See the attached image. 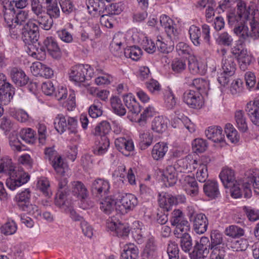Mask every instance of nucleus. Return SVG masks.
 Returning <instances> with one entry per match:
<instances>
[{"mask_svg": "<svg viewBox=\"0 0 259 259\" xmlns=\"http://www.w3.org/2000/svg\"><path fill=\"white\" fill-rule=\"evenodd\" d=\"M236 4L237 14L238 17L243 21H249L250 26L251 38L256 39L259 37V11L252 7H247L241 0H223L220 2L219 7L224 11L232 5Z\"/></svg>", "mask_w": 259, "mask_h": 259, "instance_id": "obj_1", "label": "nucleus"}, {"mask_svg": "<svg viewBox=\"0 0 259 259\" xmlns=\"http://www.w3.org/2000/svg\"><path fill=\"white\" fill-rule=\"evenodd\" d=\"M0 174L9 176L6 184L11 190L26 184L30 179L29 175L22 168L16 167L12 159L8 157L0 159Z\"/></svg>", "mask_w": 259, "mask_h": 259, "instance_id": "obj_2", "label": "nucleus"}, {"mask_svg": "<svg viewBox=\"0 0 259 259\" xmlns=\"http://www.w3.org/2000/svg\"><path fill=\"white\" fill-rule=\"evenodd\" d=\"M43 47L40 48L39 52L37 49L36 52H32L30 50L29 55L32 57L38 60L43 59L45 58L46 50L48 54L53 58L58 59L61 57V49L58 44L57 40L52 36L47 37L43 42Z\"/></svg>", "mask_w": 259, "mask_h": 259, "instance_id": "obj_3", "label": "nucleus"}, {"mask_svg": "<svg viewBox=\"0 0 259 259\" xmlns=\"http://www.w3.org/2000/svg\"><path fill=\"white\" fill-rule=\"evenodd\" d=\"M221 51L223 55L221 63L223 72L219 76L218 80L221 85L225 86L228 84L229 77L235 73L236 64L233 56L230 55H225L226 53L225 49H223Z\"/></svg>", "mask_w": 259, "mask_h": 259, "instance_id": "obj_4", "label": "nucleus"}, {"mask_svg": "<svg viewBox=\"0 0 259 259\" xmlns=\"http://www.w3.org/2000/svg\"><path fill=\"white\" fill-rule=\"evenodd\" d=\"M54 124L55 128L60 134L66 131L69 135H77L78 134V121L76 117H67L66 120L64 115L58 114Z\"/></svg>", "mask_w": 259, "mask_h": 259, "instance_id": "obj_5", "label": "nucleus"}, {"mask_svg": "<svg viewBox=\"0 0 259 259\" xmlns=\"http://www.w3.org/2000/svg\"><path fill=\"white\" fill-rule=\"evenodd\" d=\"M219 177L225 188L230 189L232 196L235 198L242 195V189L240 185L235 180L233 170L229 168H224L220 174Z\"/></svg>", "mask_w": 259, "mask_h": 259, "instance_id": "obj_6", "label": "nucleus"}, {"mask_svg": "<svg viewBox=\"0 0 259 259\" xmlns=\"http://www.w3.org/2000/svg\"><path fill=\"white\" fill-rule=\"evenodd\" d=\"M42 5L37 0H31V11L36 17L34 20L37 22L41 28L48 30L51 28L53 25V21L48 18L42 6Z\"/></svg>", "mask_w": 259, "mask_h": 259, "instance_id": "obj_7", "label": "nucleus"}, {"mask_svg": "<svg viewBox=\"0 0 259 259\" xmlns=\"http://www.w3.org/2000/svg\"><path fill=\"white\" fill-rule=\"evenodd\" d=\"M93 69L88 64H78L71 68L69 72L70 80L75 83L84 82L87 77H91Z\"/></svg>", "mask_w": 259, "mask_h": 259, "instance_id": "obj_8", "label": "nucleus"}, {"mask_svg": "<svg viewBox=\"0 0 259 259\" xmlns=\"http://www.w3.org/2000/svg\"><path fill=\"white\" fill-rule=\"evenodd\" d=\"M190 38L195 46H199L201 44V36L208 44H210V28L206 24L202 26V31L200 28L195 25H192L189 29Z\"/></svg>", "mask_w": 259, "mask_h": 259, "instance_id": "obj_9", "label": "nucleus"}, {"mask_svg": "<svg viewBox=\"0 0 259 259\" xmlns=\"http://www.w3.org/2000/svg\"><path fill=\"white\" fill-rule=\"evenodd\" d=\"M168 165L166 167L163 173V180L166 186H172L177 181L178 161L175 158L168 160Z\"/></svg>", "mask_w": 259, "mask_h": 259, "instance_id": "obj_10", "label": "nucleus"}, {"mask_svg": "<svg viewBox=\"0 0 259 259\" xmlns=\"http://www.w3.org/2000/svg\"><path fill=\"white\" fill-rule=\"evenodd\" d=\"M211 249L210 243L207 237H202L199 242H197L193 250L190 253L191 259H204Z\"/></svg>", "mask_w": 259, "mask_h": 259, "instance_id": "obj_11", "label": "nucleus"}, {"mask_svg": "<svg viewBox=\"0 0 259 259\" xmlns=\"http://www.w3.org/2000/svg\"><path fill=\"white\" fill-rule=\"evenodd\" d=\"M170 221L171 224L176 226L174 232L175 235L186 232L189 229V223L184 219L183 213L180 209H175L172 211Z\"/></svg>", "mask_w": 259, "mask_h": 259, "instance_id": "obj_12", "label": "nucleus"}, {"mask_svg": "<svg viewBox=\"0 0 259 259\" xmlns=\"http://www.w3.org/2000/svg\"><path fill=\"white\" fill-rule=\"evenodd\" d=\"M119 203L120 204H118L116 206V210L124 214L127 213V211L133 209L138 202L135 195L131 193H126L121 195L119 199Z\"/></svg>", "mask_w": 259, "mask_h": 259, "instance_id": "obj_13", "label": "nucleus"}, {"mask_svg": "<svg viewBox=\"0 0 259 259\" xmlns=\"http://www.w3.org/2000/svg\"><path fill=\"white\" fill-rule=\"evenodd\" d=\"M183 101L190 108L197 109L201 108L204 103L200 93L191 90L186 91L184 93Z\"/></svg>", "mask_w": 259, "mask_h": 259, "instance_id": "obj_14", "label": "nucleus"}, {"mask_svg": "<svg viewBox=\"0 0 259 259\" xmlns=\"http://www.w3.org/2000/svg\"><path fill=\"white\" fill-rule=\"evenodd\" d=\"M251 186L254 192L259 194V175L251 174L243 180L241 189H243L245 198H250L251 196Z\"/></svg>", "mask_w": 259, "mask_h": 259, "instance_id": "obj_15", "label": "nucleus"}, {"mask_svg": "<svg viewBox=\"0 0 259 259\" xmlns=\"http://www.w3.org/2000/svg\"><path fill=\"white\" fill-rule=\"evenodd\" d=\"M126 45L125 35L122 33H116L110 44V51L116 57L122 56V48Z\"/></svg>", "mask_w": 259, "mask_h": 259, "instance_id": "obj_16", "label": "nucleus"}, {"mask_svg": "<svg viewBox=\"0 0 259 259\" xmlns=\"http://www.w3.org/2000/svg\"><path fill=\"white\" fill-rule=\"evenodd\" d=\"M159 21L161 26L164 28L167 36L173 41H177L179 38V32L174 26L175 24L172 20L164 15L160 17Z\"/></svg>", "mask_w": 259, "mask_h": 259, "instance_id": "obj_17", "label": "nucleus"}, {"mask_svg": "<svg viewBox=\"0 0 259 259\" xmlns=\"http://www.w3.org/2000/svg\"><path fill=\"white\" fill-rule=\"evenodd\" d=\"M235 20L237 22H239L240 21V24H238L237 26H235L234 28V33L240 38L243 39H246L249 37H251L250 30H249L248 27L245 25V20L243 21L242 19H241L240 20L237 14V16H235L234 17L230 16L229 17V21L230 23H231Z\"/></svg>", "mask_w": 259, "mask_h": 259, "instance_id": "obj_18", "label": "nucleus"}, {"mask_svg": "<svg viewBox=\"0 0 259 259\" xmlns=\"http://www.w3.org/2000/svg\"><path fill=\"white\" fill-rule=\"evenodd\" d=\"M182 186L184 191L192 197L197 196L199 194V187L194 178L185 175L184 178Z\"/></svg>", "mask_w": 259, "mask_h": 259, "instance_id": "obj_19", "label": "nucleus"}, {"mask_svg": "<svg viewBox=\"0 0 259 259\" xmlns=\"http://www.w3.org/2000/svg\"><path fill=\"white\" fill-rule=\"evenodd\" d=\"M107 227L111 231H114L118 237L125 238L128 236L130 229L127 224L115 222L112 220H108Z\"/></svg>", "mask_w": 259, "mask_h": 259, "instance_id": "obj_20", "label": "nucleus"}, {"mask_svg": "<svg viewBox=\"0 0 259 259\" xmlns=\"http://www.w3.org/2000/svg\"><path fill=\"white\" fill-rule=\"evenodd\" d=\"M10 76L12 81L18 87H24L29 81L24 71L19 68H12L10 71Z\"/></svg>", "mask_w": 259, "mask_h": 259, "instance_id": "obj_21", "label": "nucleus"}, {"mask_svg": "<svg viewBox=\"0 0 259 259\" xmlns=\"http://www.w3.org/2000/svg\"><path fill=\"white\" fill-rule=\"evenodd\" d=\"M178 164L180 167L179 171L192 172L202 163L200 161H198L196 159H194L191 155L186 156L184 159L177 160Z\"/></svg>", "mask_w": 259, "mask_h": 259, "instance_id": "obj_22", "label": "nucleus"}, {"mask_svg": "<svg viewBox=\"0 0 259 259\" xmlns=\"http://www.w3.org/2000/svg\"><path fill=\"white\" fill-rule=\"evenodd\" d=\"M246 111L253 124L259 126V99L247 104Z\"/></svg>", "mask_w": 259, "mask_h": 259, "instance_id": "obj_23", "label": "nucleus"}, {"mask_svg": "<svg viewBox=\"0 0 259 259\" xmlns=\"http://www.w3.org/2000/svg\"><path fill=\"white\" fill-rule=\"evenodd\" d=\"M110 189L109 182L102 179H97L94 180L91 186L92 193L97 196H102L108 193Z\"/></svg>", "mask_w": 259, "mask_h": 259, "instance_id": "obj_24", "label": "nucleus"}, {"mask_svg": "<svg viewBox=\"0 0 259 259\" xmlns=\"http://www.w3.org/2000/svg\"><path fill=\"white\" fill-rule=\"evenodd\" d=\"M193 222L194 230L197 234H202L206 231L208 221L204 214L201 213L196 214Z\"/></svg>", "mask_w": 259, "mask_h": 259, "instance_id": "obj_25", "label": "nucleus"}, {"mask_svg": "<svg viewBox=\"0 0 259 259\" xmlns=\"http://www.w3.org/2000/svg\"><path fill=\"white\" fill-rule=\"evenodd\" d=\"M15 89L10 83H6L0 88V101L4 105L9 104L13 99Z\"/></svg>", "mask_w": 259, "mask_h": 259, "instance_id": "obj_26", "label": "nucleus"}, {"mask_svg": "<svg viewBox=\"0 0 259 259\" xmlns=\"http://www.w3.org/2000/svg\"><path fill=\"white\" fill-rule=\"evenodd\" d=\"M205 195L211 199L217 198L220 195L218 183L214 180L207 181L203 187Z\"/></svg>", "mask_w": 259, "mask_h": 259, "instance_id": "obj_27", "label": "nucleus"}, {"mask_svg": "<svg viewBox=\"0 0 259 259\" xmlns=\"http://www.w3.org/2000/svg\"><path fill=\"white\" fill-rule=\"evenodd\" d=\"M223 130L220 126H210L205 131L207 138L214 143L224 142V135L222 134Z\"/></svg>", "mask_w": 259, "mask_h": 259, "instance_id": "obj_28", "label": "nucleus"}, {"mask_svg": "<svg viewBox=\"0 0 259 259\" xmlns=\"http://www.w3.org/2000/svg\"><path fill=\"white\" fill-rule=\"evenodd\" d=\"M87 6L89 12L93 15L101 14L106 10V6L103 0H87Z\"/></svg>", "mask_w": 259, "mask_h": 259, "instance_id": "obj_29", "label": "nucleus"}, {"mask_svg": "<svg viewBox=\"0 0 259 259\" xmlns=\"http://www.w3.org/2000/svg\"><path fill=\"white\" fill-rule=\"evenodd\" d=\"M158 201L160 207L167 211L171 209L172 206L178 203L177 198L168 193L159 194Z\"/></svg>", "mask_w": 259, "mask_h": 259, "instance_id": "obj_30", "label": "nucleus"}, {"mask_svg": "<svg viewBox=\"0 0 259 259\" xmlns=\"http://www.w3.org/2000/svg\"><path fill=\"white\" fill-rule=\"evenodd\" d=\"M167 144L164 142L156 143L151 151V156L154 160H160L162 159L168 151Z\"/></svg>", "mask_w": 259, "mask_h": 259, "instance_id": "obj_31", "label": "nucleus"}, {"mask_svg": "<svg viewBox=\"0 0 259 259\" xmlns=\"http://www.w3.org/2000/svg\"><path fill=\"white\" fill-rule=\"evenodd\" d=\"M124 102L130 112L138 114L141 111V107L135 98L132 94L124 96Z\"/></svg>", "mask_w": 259, "mask_h": 259, "instance_id": "obj_32", "label": "nucleus"}, {"mask_svg": "<svg viewBox=\"0 0 259 259\" xmlns=\"http://www.w3.org/2000/svg\"><path fill=\"white\" fill-rule=\"evenodd\" d=\"M110 145L109 140L107 136H101L96 142L93 152L97 155H102L107 151Z\"/></svg>", "mask_w": 259, "mask_h": 259, "instance_id": "obj_33", "label": "nucleus"}, {"mask_svg": "<svg viewBox=\"0 0 259 259\" xmlns=\"http://www.w3.org/2000/svg\"><path fill=\"white\" fill-rule=\"evenodd\" d=\"M186 83L189 85L194 86L200 94H207L209 90V83L208 82L203 78H195L192 79L189 81L188 80Z\"/></svg>", "mask_w": 259, "mask_h": 259, "instance_id": "obj_34", "label": "nucleus"}, {"mask_svg": "<svg viewBox=\"0 0 259 259\" xmlns=\"http://www.w3.org/2000/svg\"><path fill=\"white\" fill-rule=\"evenodd\" d=\"M110 104L113 112L118 116H122L126 112L121 99L117 97H112L110 99Z\"/></svg>", "mask_w": 259, "mask_h": 259, "instance_id": "obj_35", "label": "nucleus"}, {"mask_svg": "<svg viewBox=\"0 0 259 259\" xmlns=\"http://www.w3.org/2000/svg\"><path fill=\"white\" fill-rule=\"evenodd\" d=\"M72 192L77 197L84 199L88 196L87 189L81 182L75 181L72 183Z\"/></svg>", "mask_w": 259, "mask_h": 259, "instance_id": "obj_36", "label": "nucleus"}, {"mask_svg": "<svg viewBox=\"0 0 259 259\" xmlns=\"http://www.w3.org/2000/svg\"><path fill=\"white\" fill-rule=\"evenodd\" d=\"M118 205L114 199L111 197H107L100 202V208L105 213L109 214Z\"/></svg>", "mask_w": 259, "mask_h": 259, "instance_id": "obj_37", "label": "nucleus"}, {"mask_svg": "<svg viewBox=\"0 0 259 259\" xmlns=\"http://www.w3.org/2000/svg\"><path fill=\"white\" fill-rule=\"evenodd\" d=\"M139 256V249L134 244H127L121 253V259H137Z\"/></svg>", "mask_w": 259, "mask_h": 259, "instance_id": "obj_38", "label": "nucleus"}, {"mask_svg": "<svg viewBox=\"0 0 259 259\" xmlns=\"http://www.w3.org/2000/svg\"><path fill=\"white\" fill-rule=\"evenodd\" d=\"M186 232H181L175 236L181 239L180 245L182 249L186 252H188L192 249V240L190 235Z\"/></svg>", "mask_w": 259, "mask_h": 259, "instance_id": "obj_39", "label": "nucleus"}, {"mask_svg": "<svg viewBox=\"0 0 259 259\" xmlns=\"http://www.w3.org/2000/svg\"><path fill=\"white\" fill-rule=\"evenodd\" d=\"M234 118L239 130L242 133L246 132L248 130V126L243 111L237 110L235 112Z\"/></svg>", "mask_w": 259, "mask_h": 259, "instance_id": "obj_40", "label": "nucleus"}, {"mask_svg": "<svg viewBox=\"0 0 259 259\" xmlns=\"http://www.w3.org/2000/svg\"><path fill=\"white\" fill-rule=\"evenodd\" d=\"M140 146L141 149L144 150L152 143L153 135L149 131H141L139 135Z\"/></svg>", "mask_w": 259, "mask_h": 259, "instance_id": "obj_41", "label": "nucleus"}, {"mask_svg": "<svg viewBox=\"0 0 259 259\" xmlns=\"http://www.w3.org/2000/svg\"><path fill=\"white\" fill-rule=\"evenodd\" d=\"M111 130V125L107 121H102L100 122L94 128L93 133L96 136H107Z\"/></svg>", "mask_w": 259, "mask_h": 259, "instance_id": "obj_42", "label": "nucleus"}, {"mask_svg": "<svg viewBox=\"0 0 259 259\" xmlns=\"http://www.w3.org/2000/svg\"><path fill=\"white\" fill-rule=\"evenodd\" d=\"M167 127V122L162 116L155 117L152 122V130L158 133H162Z\"/></svg>", "mask_w": 259, "mask_h": 259, "instance_id": "obj_43", "label": "nucleus"}, {"mask_svg": "<svg viewBox=\"0 0 259 259\" xmlns=\"http://www.w3.org/2000/svg\"><path fill=\"white\" fill-rule=\"evenodd\" d=\"M142 51L141 49L136 46L127 47L124 49V55L125 57L131 58L133 60L137 61L141 57Z\"/></svg>", "mask_w": 259, "mask_h": 259, "instance_id": "obj_44", "label": "nucleus"}, {"mask_svg": "<svg viewBox=\"0 0 259 259\" xmlns=\"http://www.w3.org/2000/svg\"><path fill=\"white\" fill-rule=\"evenodd\" d=\"M31 197V192L29 189H26L20 193L17 194L15 197L19 208L21 209V205H26L29 202Z\"/></svg>", "mask_w": 259, "mask_h": 259, "instance_id": "obj_45", "label": "nucleus"}, {"mask_svg": "<svg viewBox=\"0 0 259 259\" xmlns=\"http://www.w3.org/2000/svg\"><path fill=\"white\" fill-rule=\"evenodd\" d=\"M34 133V131L30 128H23L20 131L19 137L26 143L33 144L35 141Z\"/></svg>", "mask_w": 259, "mask_h": 259, "instance_id": "obj_46", "label": "nucleus"}, {"mask_svg": "<svg viewBox=\"0 0 259 259\" xmlns=\"http://www.w3.org/2000/svg\"><path fill=\"white\" fill-rule=\"evenodd\" d=\"M51 164L56 171V172L61 175H63L67 169V166L60 155H58L51 163Z\"/></svg>", "mask_w": 259, "mask_h": 259, "instance_id": "obj_47", "label": "nucleus"}, {"mask_svg": "<svg viewBox=\"0 0 259 259\" xmlns=\"http://www.w3.org/2000/svg\"><path fill=\"white\" fill-rule=\"evenodd\" d=\"M225 234L230 237L238 238L244 235V230L236 225H230L226 228Z\"/></svg>", "mask_w": 259, "mask_h": 259, "instance_id": "obj_48", "label": "nucleus"}, {"mask_svg": "<svg viewBox=\"0 0 259 259\" xmlns=\"http://www.w3.org/2000/svg\"><path fill=\"white\" fill-rule=\"evenodd\" d=\"M238 62L239 67L241 70L245 71L250 65L252 60V56L246 52L243 55L239 56L236 59Z\"/></svg>", "mask_w": 259, "mask_h": 259, "instance_id": "obj_49", "label": "nucleus"}, {"mask_svg": "<svg viewBox=\"0 0 259 259\" xmlns=\"http://www.w3.org/2000/svg\"><path fill=\"white\" fill-rule=\"evenodd\" d=\"M22 39L23 42L29 46H30L29 49L32 48L31 45L37 41L39 38V33L27 32L26 31H22Z\"/></svg>", "mask_w": 259, "mask_h": 259, "instance_id": "obj_50", "label": "nucleus"}, {"mask_svg": "<svg viewBox=\"0 0 259 259\" xmlns=\"http://www.w3.org/2000/svg\"><path fill=\"white\" fill-rule=\"evenodd\" d=\"M188 67L190 71L193 74H202L204 73V65L194 58L189 60Z\"/></svg>", "mask_w": 259, "mask_h": 259, "instance_id": "obj_51", "label": "nucleus"}, {"mask_svg": "<svg viewBox=\"0 0 259 259\" xmlns=\"http://www.w3.org/2000/svg\"><path fill=\"white\" fill-rule=\"evenodd\" d=\"M225 132L227 138L232 143H236L239 141V136L238 135L237 131L235 129L232 124L230 123L227 124Z\"/></svg>", "mask_w": 259, "mask_h": 259, "instance_id": "obj_52", "label": "nucleus"}, {"mask_svg": "<svg viewBox=\"0 0 259 259\" xmlns=\"http://www.w3.org/2000/svg\"><path fill=\"white\" fill-rule=\"evenodd\" d=\"M21 206L22 207L21 210L33 215L34 218L38 219L41 217V211L36 205L29 203L26 205H21Z\"/></svg>", "mask_w": 259, "mask_h": 259, "instance_id": "obj_53", "label": "nucleus"}, {"mask_svg": "<svg viewBox=\"0 0 259 259\" xmlns=\"http://www.w3.org/2000/svg\"><path fill=\"white\" fill-rule=\"evenodd\" d=\"M47 14L51 18H57L60 14V11L58 4L54 1L46 5Z\"/></svg>", "mask_w": 259, "mask_h": 259, "instance_id": "obj_54", "label": "nucleus"}, {"mask_svg": "<svg viewBox=\"0 0 259 259\" xmlns=\"http://www.w3.org/2000/svg\"><path fill=\"white\" fill-rule=\"evenodd\" d=\"M166 252L168 255L169 259L179 258V249L178 244L175 242H169L167 245Z\"/></svg>", "mask_w": 259, "mask_h": 259, "instance_id": "obj_55", "label": "nucleus"}, {"mask_svg": "<svg viewBox=\"0 0 259 259\" xmlns=\"http://www.w3.org/2000/svg\"><path fill=\"white\" fill-rule=\"evenodd\" d=\"M193 151L195 153H202L205 151L207 144L206 141L202 139H196L192 143Z\"/></svg>", "mask_w": 259, "mask_h": 259, "instance_id": "obj_56", "label": "nucleus"}, {"mask_svg": "<svg viewBox=\"0 0 259 259\" xmlns=\"http://www.w3.org/2000/svg\"><path fill=\"white\" fill-rule=\"evenodd\" d=\"M17 227L16 223L13 221H9L1 227V232L6 235H10L14 234Z\"/></svg>", "mask_w": 259, "mask_h": 259, "instance_id": "obj_57", "label": "nucleus"}, {"mask_svg": "<svg viewBox=\"0 0 259 259\" xmlns=\"http://www.w3.org/2000/svg\"><path fill=\"white\" fill-rule=\"evenodd\" d=\"M196 178L201 183H205L208 177L207 167L205 164H202L198 167L196 174Z\"/></svg>", "mask_w": 259, "mask_h": 259, "instance_id": "obj_58", "label": "nucleus"}, {"mask_svg": "<svg viewBox=\"0 0 259 259\" xmlns=\"http://www.w3.org/2000/svg\"><path fill=\"white\" fill-rule=\"evenodd\" d=\"M164 100L165 106L168 109L173 108L176 104L174 95L170 90H166L164 94Z\"/></svg>", "mask_w": 259, "mask_h": 259, "instance_id": "obj_59", "label": "nucleus"}, {"mask_svg": "<svg viewBox=\"0 0 259 259\" xmlns=\"http://www.w3.org/2000/svg\"><path fill=\"white\" fill-rule=\"evenodd\" d=\"M14 8H9L6 9L4 13V20L7 27H12L14 24L15 21V12L13 11Z\"/></svg>", "mask_w": 259, "mask_h": 259, "instance_id": "obj_60", "label": "nucleus"}, {"mask_svg": "<svg viewBox=\"0 0 259 259\" xmlns=\"http://www.w3.org/2000/svg\"><path fill=\"white\" fill-rule=\"evenodd\" d=\"M36 23L34 19L29 20L22 27V31L39 33V28Z\"/></svg>", "mask_w": 259, "mask_h": 259, "instance_id": "obj_61", "label": "nucleus"}, {"mask_svg": "<svg viewBox=\"0 0 259 259\" xmlns=\"http://www.w3.org/2000/svg\"><path fill=\"white\" fill-rule=\"evenodd\" d=\"M217 41L220 45L230 46L233 42V38L228 32H224L219 35Z\"/></svg>", "mask_w": 259, "mask_h": 259, "instance_id": "obj_62", "label": "nucleus"}, {"mask_svg": "<svg viewBox=\"0 0 259 259\" xmlns=\"http://www.w3.org/2000/svg\"><path fill=\"white\" fill-rule=\"evenodd\" d=\"M141 45L143 49L148 53L152 54L156 50V46L153 41L149 39L147 37H145L142 42Z\"/></svg>", "mask_w": 259, "mask_h": 259, "instance_id": "obj_63", "label": "nucleus"}, {"mask_svg": "<svg viewBox=\"0 0 259 259\" xmlns=\"http://www.w3.org/2000/svg\"><path fill=\"white\" fill-rule=\"evenodd\" d=\"M243 210L250 221L255 222L259 220V210L246 206Z\"/></svg>", "mask_w": 259, "mask_h": 259, "instance_id": "obj_64", "label": "nucleus"}]
</instances>
